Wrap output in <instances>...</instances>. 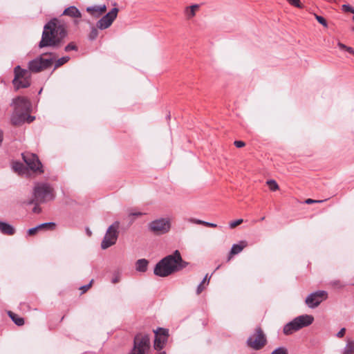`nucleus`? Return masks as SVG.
Wrapping results in <instances>:
<instances>
[{
	"label": "nucleus",
	"instance_id": "obj_43",
	"mask_svg": "<svg viewBox=\"0 0 354 354\" xmlns=\"http://www.w3.org/2000/svg\"><path fill=\"white\" fill-rule=\"evenodd\" d=\"M143 214L140 212H132L129 214V216H142Z\"/></svg>",
	"mask_w": 354,
	"mask_h": 354
},
{
	"label": "nucleus",
	"instance_id": "obj_13",
	"mask_svg": "<svg viewBox=\"0 0 354 354\" xmlns=\"http://www.w3.org/2000/svg\"><path fill=\"white\" fill-rule=\"evenodd\" d=\"M11 105L15 106V111L17 112L28 113L31 107L30 101L27 98L21 96L13 99Z\"/></svg>",
	"mask_w": 354,
	"mask_h": 354
},
{
	"label": "nucleus",
	"instance_id": "obj_15",
	"mask_svg": "<svg viewBox=\"0 0 354 354\" xmlns=\"http://www.w3.org/2000/svg\"><path fill=\"white\" fill-rule=\"evenodd\" d=\"M26 116L27 113L14 111L11 116V122L15 126L21 125L26 122Z\"/></svg>",
	"mask_w": 354,
	"mask_h": 354
},
{
	"label": "nucleus",
	"instance_id": "obj_51",
	"mask_svg": "<svg viewBox=\"0 0 354 354\" xmlns=\"http://www.w3.org/2000/svg\"><path fill=\"white\" fill-rule=\"evenodd\" d=\"M160 354H167L165 351H161Z\"/></svg>",
	"mask_w": 354,
	"mask_h": 354
},
{
	"label": "nucleus",
	"instance_id": "obj_34",
	"mask_svg": "<svg viewBox=\"0 0 354 354\" xmlns=\"http://www.w3.org/2000/svg\"><path fill=\"white\" fill-rule=\"evenodd\" d=\"M287 1L291 5L297 8H302V5L300 3V0H287Z\"/></svg>",
	"mask_w": 354,
	"mask_h": 354
},
{
	"label": "nucleus",
	"instance_id": "obj_52",
	"mask_svg": "<svg viewBox=\"0 0 354 354\" xmlns=\"http://www.w3.org/2000/svg\"><path fill=\"white\" fill-rule=\"evenodd\" d=\"M264 219H265V217H262V218H261V221H263Z\"/></svg>",
	"mask_w": 354,
	"mask_h": 354
},
{
	"label": "nucleus",
	"instance_id": "obj_31",
	"mask_svg": "<svg viewBox=\"0 0 354 354\" xmlns=\"http://www.w3.org/2000/svg\"><path fill=\"white\" fill-rule=\"evenodd\" d=\"M195 223H197V224L204 225H205L207 227H217V225L215 224V223H209V222L203 221H201V220H196Z\"/></svg>",
	"mask_w": 354,
	"mask_h": 354
},
{
	"label": "nucleus",
	"instance_id": "obj_7",
	"mask_svg": "<svg viewBox=\"0 0 354 354\" xmlns=\"http://www.w3.org/2000/svg\"><path fill=\"white\" fill-rule=\"evenodd\" d=\"M170 228L171 223L169 218H161L149 223V229L150 231L157 235L168 232Z\"/></svg>",
	"mask_w": 354,
	"mask_h": 354
},
{
	"label": "nucleus",
	"instance_id": "obj_27",
	"mask_svg": "<svg viewBox=\"0 0 354 354\" xmlns=\"http://www.w3.org/2000/svg\"><path fill=\"white\" fill-rule=\"evenodd\" d=\"M97 36H98V30H97V26L96 27L92 26L91 29V32L88 37V39L91 41H93L97 37Z\"/></svg>",
	"mask_w": 354,
	"mask_h": 354
},
{
	"label": "nucleus",
	"instance_id": "obj_42",
	"mask_svg": "<svg viewBox=\"0 0 354 354\" xmlns=\"http://www.w3.org/2000/svg\"><path fill=\"white\" fill-rule=\"evenodd\" d=\"M35 116H32V115H28V114L27 113V116H26V121L27 122H28V123H30V122H32L35 120Z\"/></svg>",
	"mask_w": 354,
	"mask_h": 354
},
{
	"label": "nucleus",
	"instance_id": "obj_2",
	"mask_svg": "<svg viewBox=\"0 0 354 354\" xmlns=\"http://www.w3.org/2000/svg\"><path fill=\"white\" fill-rule=\"evenodd\" d=\"M187 265L188 263L182 259L180 252L176 250L156 263L153 273L156 276L165 277L183 270Z\"/></svg>",
	"mask_w": 354,
	"mask_h": 354
},
{
	"label": "nucleus",
	"instance_id": "obj_53",
	"mask_svg": "<svg viewBox=\"0 0 354 354\" xmlns=\"http://www.w3.org/2000/svg\"><path fill=\"white\" fill-rule=\"evenodd\" d=\"M41 91H42V89H41V90L39 91V94H40V93H41Z\"/></svg>",
	"mask_w": 354,
	"mask_h": 354
},
{
	"label": "nucleus",
	"instance_id": "obj_46",
	"mask_svg": "<svg viewBox=\"0 0 354 354\" xmlns=\"http://www.w3.org/2000/svg\"><path fill=\"white\" fill-rule=\"evenodd\" d=\"M21 167V165L20 164H16L15 165L13 166V168L15 171H18L20 169V167Z\"/></svg>",
	"mask_w": 354,
	"mask_h": 354
},
{
	"label": "nucleus",
	"instance_id": "obj_17",
	"mask_svg": "<svg viewBox=\"0 0 354 354\" xmlns=\"http://www.w3.org/2000/svg\"><path fill=\"white\" fill-rule=\"evenodd\" d=\"M106 10V6L105 5L94 6L86 8V11L95 17H99L101 15L104 13Z\"/></svg>",
	"mask_w": 354,
	"mask_h": 354
},
{
	"label": "nucleus",
	"instance_id": "obj_18",
	"mask_svg": "<svg viewBox=\"0 0 354 354\" xmlns=\"http://www.w3.org/2000/svg\"><path fill=\"white\" fill-rule=\"evenodd\" d=\"M0 231L2 234L6 235H13L15 233V229L8 223L0 221Z\"/></svg>",
	"mask_w": 354,
	"mask_h": 354
},
{
	"label": "nucleus",
	"instance_id": "obj_30",
	"mask_svg": "<svg viewBox=\"0 0 354 354\" xmlns=\"http://www.w3.org/2000/svg\"><path fill=\"white\" fill-rule=\"evenodd\" d=\"M271 354H288V353L285 347H279L274 350Z\"/></svg>",
	"mask_w": 354,
	"mask_h": 354
},
{
	"label": "nucleus",
	"instance_id": "obj_22",
	"mask_svg": "<svg viewBox=\"0 0 354 354\" xmlns=\"http://www.w3.org/2000/svg\"><path fill=\"white\" fill-rule=\"evenodd\" d=\"M149 261L145 259H138L136 263V270L141 272H145L147 270Z\"/></svg>",
	"mask_w": 354,
	"mask_h": 354
},
{
	"label": "nucleus",
	"instance_id": "obj_14",
	"mask_svg": "<svg viewBox=\"0 0 354 354\" xmlns=\"http://www.w3.org/2000/svg\"><path fill=\"white\" fill-rule=\"evenodd\" d=\"M55 227V223L53 222L44 223L35 227H32L28 230V234L32 236L35 234L39 230H52Z\"/></svg>",
	"mask_w": 354,
	"mask_h": 354
},
{
	"label": "nucleus",
	"instance_id": "obj_40",
	"mask_svg": "<svg viewBox=\"0 0 354 354\" xmlns=\"http://www.w3.org/2000/svg\"><path fill=\"white\" fill-rule=\"evenodd\" d=\"M234 145L237 147V148H241V147H243L245 145V142H243V141H241V140H236L234 142Z\"/></svg>",
	"mask_w": 354,
	"mask_h": 354
},
{
	"label": "nucleus",
	"instance_id": "obj_20",
	"mask_svg": "<svg viewBox=\"0 0 354 354\" xmlns=\"http://www.w3.org/2000/svg\"><path fill=\"white\" fill-rule=\"evenodd\" d=\"M247 246V243L245 241H241L239 244H234L232 246L230 256L228 257V260L230 259L231 256L240 253L244 248Z\"/></svg>",
	"mask_w": 354,
	"mask_h": 354
},
{
	"label": "nucleus",
	"instance_id": "obj_21",
	"mask_svg": "<svg viewBox=\"0 0 354 354\" xmlns=\"http://www.w3.org/2000/svg\"><path fill=\"white\" fill-rule=\"evenodd\" d=\"M30 77L31 76L18 80V82H16V84H13L15 90L29 87L30 86Z\"/></svg>",
	"mask_w": 354,
	"mask_h": 354
},
{
	"label": "nucleus",
	"instance_id": "obj_10",
	"mask_svg": "<svg viewBox=\"0 0 354 354\" xmlns=\"http://www.w3.org/2000/svg\"><path fill=\"white\" fill-rule=\"evenodd\" d=\"M328 293L325 290H318L310 293L306 298V304L310 308L317 307L324 300L326 299Z\"/></svg>",
	"mask_w": 354,
	"mask_h": 354
},
{
	"label": "nucleus",
	"instance_id": "obj_3",
	"mask_svg": "<svg viewBox=\"0 0 354 354\" xmlns=\"http://www.w3.org/2000/svg\"><path fill=\"white\" fill-rule=\"evenodd\" d=\"M31 203H45L53 201L55 196L53 188L48 183H37L33 189Z\"/></svg>",
	"mask_w": 354,
	"mask_h": 354
},
{
	"label": "nucleus",
	"instance_id": "obj_19",
	"mask_svg": "<svg viewBox=\"0 0 354 354\" xmlns=\"http://www.w3.org/2000/svg\"><path fill=\"white\" fill-rule=\"evenodd\" d=\"M64 15H67L73 18H80L82 14L75 6H70L66 8L63 12Z\"/></svg>",
	"mask_w": 354,
	"mask_h": 354
},
{
	"label": "nucleus",
	"instance_id": "obj_9",
	"mask_svg": "<svg viewBox=\"0 0 354 354\" xmlns=\"http://www.w3.org/2000/svg\"><path fill=\"white\" fill-rule=\"evenodd\" d=\"M22 159L26 162L30 169L34 171H39L43 173L42 165L37 156L30 152H24L21 153Z\"/></svg>",
	"mask_w": 354,
	"mask_h": 354
},
{
	"label": "nucleus",
	"instance_id": "obj_16",
	"mask_svg": "<svg viewBox=\"0 0 354 354\" xmlns=\"http://www.w3.org/2000/svg\"><path fill=\"white\" fill-rule=\"evenodd\" d=\"M15 77L12 80V84H16V82H18L20 79L26 78L31 76L29 71L23 69L20 67V66H17L14 69Z\"/></svg>",
	"mask_w": 354,
	"mask_h": 354
},
{
	"label": "nucleus",
	"instance_id": "obj_45",
	"mask_svg": "<svg viewBox=\"0 0 354 354\" xmlns=\"http://www.w3.org/2000/svg\"><path fill=\"white\" fill-rule=\"evenodd\" d=\"M346 50L347 52H348L349 53H351V54H354V50H353V48H351V47L346 46Z\"/></svg>",
	"mask_w": 354,
	"mask_h": 354
},
{
	"label": "nucleus",
	"instance_id": "obj_5",
	"mask_svg": "<svg viewBox=\"0 0 354 354\" xmlns=\"http://www.w3.org/2000/svg\"><path fill=\"white\" fill-rule=\"evenodd\" d=\"M119 227L120 223L115 221L108 227L101 243L102 249L106 250L115 244L119 235Z\"/></svg>",
	"mask_w": 354,
	"mask_h": 354
},
{
	"label": "nucleus",
	"instance_id": "obj_50",
	"mask_svg": "<svg viewBox=\"0 0 354 354\" xmlns=\"http://www.w3.org/2000/svg\"><path fill=\"white\" fill-rule=\"evenodd\" d=\"M86 233H87V234H88L89 236H91V234H92V233H91V232L89 230V229H88V228H87V229H86Z\"/></svg>",
	"mask_w": 354,
	"mask_h": 354
},
{
	"label": "nucleus",
	"instance_id": "obj_54",
	"mask_svg": "<svg viewBox=\"0 0 354 354\" xmlns=\"http://www.w3.org/2000/svg\"><path fill=\"white\" fill-rule=\"evenodd\" d=\"M353 30L354 31V28H353Z\"/></svg>",
	"mask_w": 354,
	"mask_h": 354
},
{
	"label": "nucleus",
	"instance_id": "obj_41",
	"mask_svg": "<svg viewBox=\"0 0 354 354\" xmlns=\"http://www.w3.org/2000/svg\"><path fill=\"white\" fill-rule=\"evenodd\" d=\"M324 201H315V200H313V199H311V198H308L306 201V203L307 204H312V203H322Z\"/></svg>",
	"mask_w": 354,
	"mask_h": 354
},
{
	"label": "nucleus",
	"instance_id": "obj_28",
	"mask_svg": "<svg viewBox=\"0 0 354 354\" xmlns=\"http://www.w3.org/2000/svg\"><path fill=\"white\" fill-rule=\"evenodd\" d=\"M267 184L271 191H276L279 189V185L274 180H269L267 181Z\"/></svg>",
	"mask_w": 354,
	"mask_h": 354
},
{
	"label": "nucleus",
	"instance_id": "obj_6",
	"mask_svg": "<svg viewBox=\"0 0 354 354\" xmlns=\"http://www.w3.org/2000/svg\"><path fill=\"white\" fill-rule=\"evenodd\" d=\"M54 59L53 57L44 58L41 55L30 61L28 63V68L33 73H39L49 68L52 66Z\"/></svg>",
	"mask_w": 354,
	"mask_h": 354
},
{
	"label": "nucleus",
	"instance_id": "obj_38",
	"mask_svg": "<svg viewBox=\"0 0 354 354\" xmlns=\"http://www.w3.org/2000/svg\"><path fill=\"white\" fill-rule=\"evenodd\" d=\"M93 280H91L88 284L82 286L80 288V290H82V292H85L86 291H87L91 286Z\"/></svg>",
	"mask_w": 354,
	"mask_h": 354
},
{
	"label": "nucleus",
	"instance_id": "obj_47",
	"mask_svg": "<svg viewBox=\"0 0 354 354\" xmlns=\"http://www.w3.org/2000/svg\"><path fill=\"white\" fill-rule=\"evenodd\" d=\"M3 133L2 130H0V145L3 142Z\"/></svg>",
	"mask_w": 354,
	"mask_h": 354
},
{
	"label": "nucleus",
	"instance_id": "obj_49",
	"mask_svg": "<svg viewBox=\"0 0 354 354\" xmlns=\"http://www.w3.org/2000/svg\"><path fill=\"white\" fill-rule=\"evenodd\" d=\"M206 281H207V283H209V279L207 278V274L205 275V277H204V279L202 281H203V283H205Z\"/></svg>",
	"mask_w": 354,
	"mask_h": 354
},
{
	"label": "nucleus",
	"instance_id": "obj_8",
	"mask_svg": "<svg viewBox=\"0 0 354 354\" xmlns=\"http://www.w3.org/2000/svg\"><path fill=\"white\" fill-rule=\"evenodd\" d=\"M255 330L256 335L248 337L247 344L254 350H260L266 344L267 340L260 327H257Z\"/></svg>",
	"mask_w": 354,
	"mask_h": 354
},
{
	"label": "nucleus",
	"instance_id": "obj_1",
	"mask_svg": "<svg viewBox=\"0 0 354 354\" xmlns=\"http://www.w3.org/2000/svg\"><path fill=\"white\" fill-rule=\"evenodd\" d=\"M66 35L64 26L57 19H53L44 26L39 47H59Z\"/></svg>",
	"mask_w": 354,
	"mask_h": 354
},
{
	"label": "nucleus",
	"instance_id": "obj_35",
	"mask_svg": "<svg viewBox=\"0 0 354 354\" xmlns=\"http://www.w3.org/2000/svg\"><path fill=\"white\" fill-rule=\"evenodd\" d=\"M342 10L344 12H351L354 14V8L351 7L348 4H344L342 5Z\"/></svg>",
	"mask_w": 354,
	"mask_h": 354
},
{
	"label": "nucleus",
	"instance_id": "obj_12",
	"mask_svg": "<svg viewBox=\"0 0 354 354\" xmlns=\"http://www.w3.org/2000/svg\"><path fill=\"white\" fill-rule=\"evenodd\" d=\"M118 8H113L107 14L103 16L96 24L98 29L104 30L108 28L116 19Z\"/></svg>",
	"mask_w": 354,
	"mask_h": 354
},
{
	"label": "nucleus",
	"instance_id": "obj_4",
	"mask_svg": "<svg viewBox=\"0 0 354 354\" xmlns=\"http://www.w3.org/2000/svg\"><path fill=\"white\" fill-rule=\"evenodd\" d=\"M313 320L314 318L312 315H303L298 316L284 326L283 333L286 335H290L304 327L308 326L313 322Z\"/></svg>",
	"mask_w": 354,
	"mask_h": 354
},
{
	"label": "nucleus",
	"instance_id": "obj_26",
	"mask_svg": "<svg viewBox=\"0 0 354 354\" xmlns=\"http://www.w3.org/2000/svg\"><path fill=\"white\" fill-rule=\"evenodd\" d=\"M354 353V342L348 341L344 349V354H353Z\"/></svg>",
	"mask_w": 354,
	"mask_h": 354
},
{
	"label": "nucleus",
	"instance_id": "obj_36",
	"mask_svg": "<svg viewBox=\"0 0 354 354\" xmlns=\"http://www.w3.org/2000/svg\"><path fill=\"white\" fill-rule=\"evenodd\" d=\"M243 219L240 218V219H237L236 221H232L230 223V228H234L236 226H238L239 225L243 223Z\"/></svg>",
	"mask_w": 354,
	"mask_h": 354
},
{
	"label": "nucleus",
	"instance_id": "obj_33",
	"mask_svg": "<svg viewBox=\"0 0 354 354\" xmlns=\"http://www.w3.org/2000/svg\"><path fill=\"white\" fill-rule=\"evenodd\" d=\"M315 18L317 21L325 27H327L328 24L326 20L322 16L315 15Z\"/></svg>",
	"mask_w": 354,
	"mask_h": 354
},
{
	"label": "nucleus",
	"instance_id": "obj_48",
	"mask_svg": "<svg viewBox=\"0 0 354 354\" xmlns=\"http://www.w3.org/2000/svg\"><path fill=\"white\" fill-rule=\"evenodd\" d=\"M119 281V279L118 277H114L112 279V283H116Z\"/></svg>",
	"mask_w": 354,
	"mask_h": 354
},
{
	"label": "nucleus",
	"instance_id": "obj_44",
	"mask_svg": "<svg viewBox=\"0 0 354 354\" xmlns=\"http://www.w3.org/2000/svg\"><path fill=\"white\" fill-rule=\"evenodd\" d=\"M337 46L340 49L346 50V46L341 42L337 43Z\"/></svg>",
	"mask_w": 354,
	"mask_h": 354
},
{
	"label": "nucleus",
	"instance_id": "obj_11",
	"mask_svg": "<svg viewBox=\"0 0 354 354\" xmlns=\"http://www.w3.org/2000/svg\"><path fill=\"white\" fill-rule=\"evenodd\" d=\"M155 333V339L153 344L154 349L160 351L162 349L168 340L169 330L163 328H158Z\"/></svg>",
	"mask_w": 354,
	"mask_h": 354
},
{
	"label": "nucleus",
	"instance_id": "obj_24",
	"mask_svg": "<svg viewBox=\"0 0 354 354\" xmlns=\"http://www.w3.org/2000/svg\"><path fill=\"white\" fill-rule=\"evenodd\" d=\"M8 315L16 325L20 326L24 324V318L19 317L17 314L9 311Z\"/></svg>",
	"mask_w": 354,
	"mask_h": 354
},
{
	"label": "nucleus",
	"instance_id": "obj_29",
	"mask_svg": "<svg viewBox=\"0 0 354 354\" xmlns=\"http://www.w3.org/2000/svg\"><path fill=\"white\" fill-rule=\"evenodd\" d=\"M42 203H31V199L29 201L28 204L29 205H34V207L32 209V212L35 214H39L41 212V209L39 207V205Z\"/></svg>",
	"mask_w": 354,
	"mask_h": 354
},
{
	"label": "nucleus",
	"instance_id": "obj_25",
	"mask_svg": "<svg viewBox=\"0 0 354 354\" xmlns=\"http://www.w3.org/2000/svg\"><path fill=\"white\" fill-rule=\"evenodd\" d=\"M69 59L70 57L68 56H64L58 59L55 63L54 70L57 69V68L62 66V65L68 62Z\"/></svg>",
	"mask_w": 354,
	"mask_h": 354
},
{
	"label": "nucleus",
	"instance_id": "obj_39",
	"mask_svg": "<svg viewBox=\"0 0 354 354\" xmlns=\"http://www.w3.org/2000/svg\"><path fill=\"white\" fill-rule=\"evenodd\" d=\"M345 332H346V328H341V330L337 333L336 336L338 337V338H342L345 335Z\"/></svg>",
	"mask_w": 354,
	"mask_h": 354
},
{
	"label": "nucleus",
	"instance_id": "obj_37",
	"mask_svg": "<svg viewBox=\"0 0 354 354\" xmlns=\"http://www.w3.org/2000/svg\"><path fill=\"white\" fill-rule=\"evenodd\" d=\"M203 290H204L203 281H201V283L198 286V287L196 288V294L200 295Z\"/></svg>",
	"mask_w": 354,
	"mask_h": 354
},
{
	"label": "nucleus",
	"instance_id": "obj_23",
	"mask_svg": "<svg viewBox=\"0 0 354 354\" xmlns=\"http://www.w3.org/2000/svg\"><path fill=\"white\" fill-rule=\"evenodd\" d=\"M199 8V5L194 4L185 9V14L188 19H191L196 15V11Z\"/></svg>",
	"mask_w": 354,
	"mask_h": 354
},
{
	"label": "nucleus",
	"instance_id": "obj_32",
	"mask_svg": "<svg viewBox=\"0 0 354 354\" xmlns=\"http://www.w3.org/2000/svg\"><path fill=\"white\" fill-rule=\"evenodd\" d=\"M64 50L66 52H69L71 50H77V47L74 42H71L67 46H66Z\"/></svg>",
	"mask_w": 354,
	"mask_h": 354
}]
</instances>
